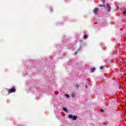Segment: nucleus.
Listing matches in <instances>:
<instances>
[{
	"label": "nucleus",
	"mask_w": 126,
	"mask_h": 126,
	"mask_svg": "<svg viewBox=\"0 0 126 126\" xmlns=\"http://www.w3.org/2000/svg\"><path fill=\"white\" fill-rule=\"evenodd\" d=\"M68 118L69 119H71V120H73V121H76V120H77V116H73L72 114L69 115L68 116Z\"/></svg>",
	"instance_id": "nucleus-1"
},
{
	"label": "nucleus",
	"mask_w": 126,
	"mask_h": 126,
	"mask_svg": "<svg viewBox=\"0 0 126 126\" xmlns=\"http://www.w3.org/2000/svg\"><path fill=\"white\" fill-rule=\"evenodd\" d=\"M8 94H10V93H14L16 91V89H15V87H13L11 89H8Z\"/></svg>",
	"instance_id": "nucleus-2"
},
{
	"label": "nucleus",
	"mask_w": 126,
	"mask_h": 126,
	"mask_svg": "<svg viewBox=\"0 0 126 126\" xmlns=\"http://www.w3.org/2000/svg\"><path fill=\"white\" fill-rule=\"evenodd\" d=\"M106 7L107 8V11H108V12H110V11H111V6H110L109 3H106Z\"/></svg>",
	"instance_id": "nucleus-3"
},
{
	"label": "nucleus",
	"mask_w": 126,
	"mask_h": 126,
	"mask_svg": "<svg viewBox=\"0 0 126 126\" xmlns=\"http://www.w3.org/2000/svg\"><path fill=\"white\" fill-rule=\"evenodd\" d=\"M99 11V9L98 8H95L93 10L94 13H97Z\"/></svg>",
	"instance_id": "nucleus-4"
},
{
	"label": "nucleus",
	"mask_w": 126,
	"mask_h": 126,
	"mask_svg": "<svg viewBox=\"0 0 126 126\" xmlns=\"http://www.w3.org/2000/svg\"><path fill=\"white\" fill-rule=\"evenodd\" d=\"M81 50V48H79L77 50V51H76L74 54H73V56H75V55H77V52H79Z\"/></svg>",
	"instance_id": "nucleus-5"
},
{
	"label": "nucleus",
	"mask_w": 126,
	"mask_h": 126,
	"mask_svg": "<svg viewBox=\"0 0 126 126\" xmlns=\"http://www.w3.org/2000/svg\"><path fill=\"white\" fill-rule=\"evenodd\" d=\"M96 70V68L95 67H94V68H91V70L92 72H94V71Z\"/></svg>",
	"instance_id": "nucleus-6"
},
{
	"label": "nucleus",
	"mask_w": 126,
	"mask_h": 126,
	"mask_svg": "<svg viewBox=\"0 0 126 126\" xmlns=\"http://www.w3.org/2000/svg\"><path fill=\"white\" fill-rule=\"evenodd\" d=\"M63 110L64 111V112H67V109L64 107H63Z\"/></svg>",
	"instance_id": "nucleus-7"
},
{
	"label": "nucleus",
	"mask_w": 126,
	"mask_h": 126,
	"mask_svg": "<svg viewBox=\"0 0 126 126\" xmlns=\"http://www.w3.org/2000/svg\"><path fill=\"white\" fill-rule=\"evenodd\" d=\"M104 66H101L99 67V69H104Z\"/></svg>",
	"instance_id": "nucleus-8"
},
{
	"label": "nucleus",
	"mask_w": 126,
	"mask_h": 126,
	"mask_svg": "<svg viewBox=\"0 0 126 126\" xmlns=\"http://www.w3.org/2000/svg\"><path fill=\"white\" fill-rule=\"evenodd\" d=\"M70 95L71 97H74V96H75V94H71Z\"/></svg>",
	"instance_id": "nucleus-9"
},
{
	"label": "nucleus",
	"mask_w": 126,
	"mask_h": 126,
	"mask_svg": "<svg viewBox=\"0 0 126 126\" xmlns=\"http://www.w3.org/2000/svg\"><path fill=\"white\" fill-rule=\"evenodd\" d=\"M84 39H87V35H84Z\"/></svg>",
	"instance_id": "nucleus-10"
},
{
	"label": "nucleus",
	"mask_w": 126,
	"mask_h": 126,
	"mask_svg": "<svg viewBox=\"0 0 126 126\" xmlns=\"http://www.w3.org/2000/svg\"><path fill=\"white\" fill-rule=\"evenodd\" d=\"M65 96L67 97V98H69V95L68 94H65Z\"/></svg>",
	"instance_id": "nucleus-11"
},
{
	"label": "nucleus",
	"mask_w": 126,
	"mask_h": 126,
	"mask_svg": "<svg viewBox=\"0 0 126 126\" xmlns=\"http://www.w3.org/2000/svg\"><path fill=\"white\" fill-rule=\"evenodd\" d=\"M100 112H104V110H103V109H101Z\"/></svg>",
	"instance_id": "nucleus-12"
},
{
	"label": "nucleus",
	"mask_w": 126,
	"mask_h": 126,
	"mask_svg": "<svg viewBox=\"0 0 126 126\" xmlns=\"http://www.w3.org/2000/svg\"><path fill=\"white\" fill-rule=\"evenodd\" d=\"M104 126H107V123H104Z\"/></svg>",
	"instance_id": "nucleus-13"
},
{
	"label": "nucleus",
	"mask_w": 126,
	"mask_h": 126,
	"mask_svg": "<svg viewBox=\"0 0 126 126\" xmlns=\"http://www.w3.org/2000/svg\"><path fill=\"white\" fill-rule=\"evenodd\" d=\"M76 87H79V86H78V85H77L76 86Z\"/></svg>",
	"instance_id": "nucleus-14"
},
{
	"label": "nucleus",
	"mask_w": 126,
	"mask_h": 126,
	"mask_svg": "<svg viewBox=\"0 0 126 126\" xmlns=\"http://www.w3.org/2000/svg\"><path fill=\"white\" fill-rule=\"evenodd\" d=\"M123 13H124V14H126V11L123 12Z\"/></svg>",
	"instance_id": "nucleus-15"
},
{
	"label": "nucleus",
	"mask_w": 126,
	"mask_h": 126,
	"mask_svg": "<svg viewBox=\"0 0 126 126\" xmlns=\"http://www.w3.org/2000/svg\"><path fill=\"white\" fill-rule=\"evenodd\" d=\"M86 88H87V86H86Z\"/></svg>",
	"instance_id": "nucleus-16"
},
{
	"label": "nucleus",
	"mask_w": 126,
	"mask_h": 126,
	"mask_svg": "<svg viewBox=\"0 0 126 126\" xmlns=\"http://www.w3.org/2000/svg\"><path fill=\"white\" fill-rule=\"evenodd\" d=\"M125 12H126V10H125Z\"/></svg>",
	"instance_id": "nucleus-17"
}]
</instances>
